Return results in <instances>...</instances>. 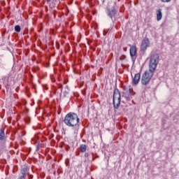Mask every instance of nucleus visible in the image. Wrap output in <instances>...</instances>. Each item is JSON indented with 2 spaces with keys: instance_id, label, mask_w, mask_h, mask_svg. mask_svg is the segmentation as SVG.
I'll list each match as a JSON object with an SVG mask.
<instances>
[{
  "instance_id": "obj_15",
  "label": "nucleus",
  "mask_w": 179,
  "mask_h": 179,
  "mask_svg": "<svg viewBox=\"0 0 179 179\" xmlns=\"http://www.w3.org/2000/svg\"><path fill=\"white\" fill-rule=\"evenodd\" d=\"M26 176L27 175H23L22 173H20V176L17 179H26Z\"/></svg>"
},
{
  "instance_id": "obj_12",
  "label": "nucleus",
  "mask_w": 179,
  "mask_h": 179,
  "mask_svg": "<svg viewBox=\"0 0 179 179\" xmlns=\"http://www.w3.org/2000/svg\"><path fill=\"white\" fill-rule=\"evenodd\" d=\"M5 141V129H0V141Z\"/></svg>"
},
{
  "instance_id": "obj_20",
  "label": "nucleus",
  "mask_w": 179,
  "mask_h": 179,
  "mask_svg": "<svg viewBox=\"0 0 179 179\" xmlns=\"http://www.w3.org/2000/svg\"><path fill=\"white\" fill-rule=\"evenodd\" d=\"M124 51H127V48H124Z\"/></svg>"
},
{
  "instance_id": "obj_11",
  "label": "nucleus",
  "mask_w": 179,
  "mask_h": 179,
  "mask_svg": "<svg viewBox=\"0 0 179 179\" xmlns=\"http://www.w3.org/2000/svg\"><path fill=\"white\" fill-rule=\"evenodd\" d=\"M157 22H160L163 18V13H162V8H159L157 11Z\"/></svg>"
},
{
  "instance_id": "obj_9",
  "label": "nucleus",
  "mask_w": 179,
  "mask_h": 179,
  "mask_svg": "<svg viewBox=\"0 0 179 179\" xmlns=\"http://www.w3.org/2000/svg\"><path fill=\"white\" fill-rule=\"evenodd\" d=\"M29 169L27 165H22L20 169V174L29 176Z\"/></svg>"
},
{
  "instance_id": "obj_4",
  "label": "nucleus",
  "mask_w": 179,
  "mask_h": 179,
  "mask_svg": "<svg viewBox=\"0 0 179 179\" xmlns=\"http://www.w3.org/2000/svg\"><path fill=\"white\" fill-rule=\"evenodd\" d=\"M153 73L154 72L150 71V70L145 71L141 76V84L144 86L149 85L152 78H153Z\"/></svg>"
},
{
  "instance_id": "obj_19",
  "label": "nucleus",
  "mask_w": 179,
  "mask_h": 179,
  "mask_svg": "<svg viewBox=\"0 0 179 179\" xmlns=\"http://www.w3.org/2000/svg\"><path fill=\"white\" fill-rule=\"evenodd\" d=\"M46 2H51V0H46Z\"/></svg>"
},
{
  "instance_id": "obj_6",
  "label": "nucleus",
  "mask_w": 179,
  "mask_h": 179,
  "mask_svg": "<svg viewBox=\"0 0 179 179\" xmlns=\"http://www.w3.org/2000/svg\"><path fill=\"white\" fill-rule=\"evenodd\" d=\"M107 10V15L113 20V17H115V15H117V10H115V8H114V6L110 8V6H108Z\"/></svg>"
},
{
  "instance_id": "obj_17",
  "label": "nucleus",
  "mask_w": 179,
  "mask_h": 179,
  "mask_svg": "<svg viewBox=\"0 0 179 179\" xmlns=\"http://www.w3.org/2000/svg\"><path fill=\"white\" fill-rule=\"evenodd\" d=\"M29 179H32L33 178V176L30 175V173H29Z\"/></svg>"
},
{
  "instance_id": "obj_10",
  "label": "nucleus",
  "mask_w": 179,
  "mask_h": 179,
  "mask_svg": "<svg viewBox=\"0 0 179 179\" xmlns=\"http://www.w3.org/2000/svg\"><path fill=\"white\" fill-rule=\"evenodd\" d=\"M139 80H141V74L136 73L133 78V84L138 85L139 83Z\"/></svg>"
},
{
  "instance_id": "obj_5",
  "label": "nucleus",
  "mask_w": 179,
  "mask_h": 179,
  "mask_svg": "<svg viewBox=\"0 0 179 179\" xmlns=\"http://www.w3.org/2000/svg\"><path fill=\"white\" fill-rule=\"evenodd\" d=\"M129 47H130V49H129L130 57L132 61H135L136 59V54L138 52V50L136 49V45H129Z\"/></svg>"
},
{
  "instance_id": "obj_8",
  "label": "nucleus",
  "mask_w": 179,
  "mask_h": 179,
  "mask_svg": "<svg viewBox=\"0 0 179 179\" xmlns=\"http://www.w3.org/2000/svg\"><path fill=\"white\" fill-rule=\"evenodd\" d=\"M132 88L125 89L123 92V97L127 100H131L132 99Z\"/></svg>"
},
{
  "instance_id": "obj_18",
  "label": "nucleus",
  "mask_w": 179,
  "mask_h": 179,
  "mask_svg": "<svg viewBox=\"0 0 179 179\" xmlns=\"http://www.w3.org/2000/svg\"><path fill=\"white\" fill-rule=\"evenodd\" d=\"M66 87L67 89V92H69V88L68 87V85H66Z\"/></svg>"
},
{
  "instance_id": "obj_13",
  "label": "nucleus",
  "mask_w": 179,
  "mask_h": 179,
  "mask_svg": "<svg viewBox=\"0 0 179 179\" xmlns=\"http://www.w3.org/2000/svg\"><path fill=\"white\" fill-rule=\"evenodd\" d=\"M86 149H87L86 145L82 144L80 145V152H82V153H85V152H86Z\"/></svg>"
},
{
  "instance_id": "obj_2",
  "label": "nucleus",
  "mask_w": 179,
  "mask_h": 179,
  "mask_svg": "<svg viewBox=\"0 0 179 179\" xmlns=\"http://www.w3.org/2000/svg\"><path fill=\"white\" fill-rule=\"evenodd\" d=\"M159 54H153L150 57L149 61V70L150 72H154L156 71V68H157V65L159 64Z\"/></svg>"
},
{
  "instance_id": "obj_7",
  "label": "nucleus",
  "mask_w": 179,
  "mask_h": 179,
  "mask_svg": "<svg viewBox=\"0 0 179 179\" xmlns=\"http://www.w3.org/2000/svg\"><path fill=\"white\" fill-rule=\"evenodd\" d=\"M149 45H150V42L149 41V38H145L141 42V51H146Z\"/></svg>"
},
{
  "instance_id": "obj_1",
  "label": "nucleus",
  "mask_w": 179,
  "mask_h": 179,
  "mask_svg": "<svg viewBox=\"0 0 179 179\" xmlns=\"http://www.w3.org/2000/svg\"><path fill=\"white\" fill-rule=\"evenodd\" d=\"M79 117L75 113H68L64 120V122L67 127L73 128L74 135H78V132H79Z\"/></svg>"
},
{
  "instance_id": "obj_16",
  "label": "nucleus",
  "mask_w": 179,
  "mask_h": 179,
  "mask_svg": "<svg viewBox=\"0 0 179 179\" xmlns=\"http://www.w3.org/2000/svg\"><path fill=\"white\" fill-rule=\"evenodd\" d=\"M162 2L168 3L170 2L171 0H161Z\"/></svg>"
},
{
  "instance_id": "obj_3",
  "label": "nucleus",
  "mask_w": 179,
  "mask_h": 179,
  "mask_svg": "<svg viewBox=\"0 0 179 179\" xmlns=\"http://www.w3.org/2000/svg\"><path fill=\"white\" fill-rule=\"evenodd\" d=\"M113 104L115 110H118L121 104V92L118 89H115L113 92Z\"/></svg>"
},
{
  "instance_id": "obj_14",
  "label": "nucleus",
  "mask_w": 179,
  "mask_h": 179,
  "mask_svg": "<svg viewBox=\"0 0 179 179\" xmlns=\"http://www.w3.org/2000/svg\"><path fill=\"white\" fill-rule=\"evenodd\" d=\"M15 31H17V33H20V26L16 25L15 27Z\"/></svg>"
}]
</instances>
